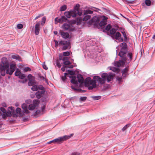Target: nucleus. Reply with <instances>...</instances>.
Segmentation results:
<instances>
[{
  "mask_svg": "<svg viewBox=\"0 0 155 155\" xmlns=\"http://www.w3.org/2000/svg\"><path fill=\"white\" fill-rule=\"evenodd\" d=\"M2 64H0V73L2 76H4L6 73L7 74L12 75L15 70L16 65L14 64H12L10 65L8 62L7 59L3 58L2 61Z\"/></svg>",
  "mask_w": 155,
  "mask_h": 155,
  "instance_id": "obj_1",
  "label": "nucleus"
},
{
  "mask_svg": "<svg viewBox=\"0 0 155 155\" xmlns=\"http://www.w3.org/2000/svg\"><path fill=\"white\" fill-rule=\"evenodd\" d=\"M120 46L121 48L118 55L121 58L122 60L126 61L127 59L125 55L127 52V44L125 42H123L120 44Z\"/></svg>",
  "mask_w": 155,
  "mask_h": 155,
  "instance_id": "obj_2",
  "label": "nucleus"
},
{
  "mask_svg": "<svg viewBox=\"0 0 155 155\" xmlns=\"http://www.w3.org/2000/svg\"><path fill=\"white\" fill-rule=\"evenodd\" d=\"M107 74L106 73L102 74L101 75V78L98 76H95L93 77V79H96L97 82L100 84H104L106 80Z\"/></svg>",
  "mask_w": 155,
  "mask_h": 155,
  "instance_id": "obj_3",
  "label": "nucleus"
},
{
  "mask_svg": "<svg viewBox=\"0 0 155 155\" xmlns=\"http://www.w3.org/2000/svg\"><path fill=\"white\" fill-rule=\"evenodd\" d=\"M62 28L64 31H68L69 32L74 31L76 29L72 25L67 23H64L62 26Z\"/></svg>",
  "mask_w": 155,
  "mask_h": 155,
  "instance_id": "obj_4",
  "label": "nucleus"
},
{
  "mask_svg": "<svg viewBox=\"0 0 155 155\" xmlns=\"http://www.w3.org/2000/svg\"><path fill=\"white\" fill-rule=\"evenodd\" d=\"M73 135V134H71L70 135H64L63 137H59L57 138H56L54 139V143H61L64 141L66 140L70 139Z\"/></svg>",
  "mask_w": 155,
  "mask_h": 155,
  "instance_id": "obj_5",
  "label": "nucleus"
},
{
  "mask_svg": "<svg viewBox=\"0 0 155 155\" xmlns=\"http://www.w3.org/2000/svg\"><path fill=\"white\" fill-rule=\"evenodd\" d=\"M83 21H86L91 18V15L93 13V11L90 10H84V11Z\"/></svg>",
  "mask_w": 155,
  "mask_h": 155,
  "instance_id": "obj_6",
  "label": "nucleus"
},
{
  "mask_svg": "<svg viewBox=\"0 0 155 155\" xmlns=\"http://www.w3.org/2000/svg\"><path fill=\"white\" fill-rule=\"evenodd\" d=\"M59 45H63L62 48V50H65L67 49L70 46V43L69 41H59Z\"/></svg>",
  "mask_w": 155,
  "mask_h": 155,
  "instance_id": "obj_7",
  "label": "nucleus"
},
{
  "mask_svg": "<svg viewBox=\"0 0 155 155\" xmlns=\"http://www.w3.org/2000/svg\"><path fill=\"white\" fill-rule=\"evenodd\" d=\"M97 81L96 79H91L90 77H89L86 78L84 81V84L86 86H89L91 84L97 83Z\"/></svg>",
  "mask_w": 155,
  "mask_h": 155,
  "instance_id": "obj_8",
  "label": "nucleus"
},
{
  "mask_svg": "<svg viewBox=\"0 0 155 155\" xmlns=\"http://www.w3.org/2000/svg\"><path fill=\"white\" fill-rule=\"evenodd\" d=\"M64 15L68 18H70L71 16L74 18L76 16L74 11L71 10L70 11L66 12L64 13Z\"/></svg>",
  "mask_w": 155,
  "mask_h": 155,
  "instance_id": "obj_9",
  "label": "nucleus"
},
{
  "mask_svg": "<svg viewBox=\"0 0 155 155\" xmlns=\"http://www.w3.org/2000/svg\"><path fill=\"white\" fill-rule=\"evenodd\" d=\"M112 37L113 38L118 40L120 42H123L124 41L123 38L121 37V34L119 32H116L114 35H112Z\"/></svg>",
  "mask_w": 155,
  "mask_h": 155,
  "instance_id": "obj_10",
  "label": "nucleus"
},
{
  "mask_svg": "<svg viewBox=\"0 0 155 155\" xmlns=\"http://www.w3.org/2000/svg\"><path fill=\"white\" fill-rule=\"evenodd\" d=\"M101 21V18L97 16H94L91 19V23H94V25H96L97 26L98 23Z\"/></svg>",
  "mask_w": 155,
  "mask_h": 155,
  "instance_id": "obj_11",
  "label": "nucleus"
},
{
  "mask_svg": "<svg viewBox=\"0 0 155 155\" xmlns=\"http://www.w3.org/2000/svg\"><path fill=\"white\" fill-rule=\"evenodd\" d=\"M80 6V5L79 4H77L74 7V9L72 11H75V13L76 14L77 16V14H78L79 16H81L82 14V12H79V8Z\"/></svg>",
  "mask_w": 155,
  "mask_h": 155,
  "instance_id": "obj_12",
  "label": "nucleus"
},
{
  "mask_svg": "<svg viewBox=\"0 0 155 155\" xmlns=\"http://www.w3.org/2000/svg\"><path fill=\"white\" fill-rule=\"evenodd\" d=\"M107 18L104 16L103 18L102 19H101V21L100 22L98 23L97 25L100 26H102L107 24Z\"/></svg>",
  "mask_w": 155,
  "mask_h": 155,
  "instance_id": "obj_13",
  "label": "nucleus"
},
{
  "mask_svg": "<svg viewBox=\"0 0 155 155\" xmlns=\"http://www.w3.org/2000/svg\"><path fill=\"white\" fill-rule=\"evenodd\" d=\"M40 22V21L37 22L35 25V33L36 35H38L39 33Z\"/></svg>",
  "mask_w": 155,
  "mask_h": 155,
  "instance_id": "obj_14",
  "label": "nucleus"
},
{
  "mask_svg": "<svg viewBox=\"0 0 155 155\" xmlns=\"http://www.w3.org/2000/svg\"><path fill=\"white\" fill-rule=\"evenodd\" d=\"M45 91H38L35 94V95L37 98L38 99L40 98L43 95Z\"/></svg>",
  "mask_w": 155,
  "mask_h": 155,
  "instance_id": "obj_15",
  "label": "nucleus"
},
{
  "mask_svg": "<svg viewBox=\"0 0 155 155\" xmlns=\"http://www.w3.org/2000/svg\"><path fill=\"white\" fill-rule=\"evenodd\" d=\"M59 34L64 39H66L69 37V33L67 32H64L60 30Z\"/></svg>",
  "mask_w": 155,
  "mask_h": 155,
  "instance_id": "obj_16",
  "label": "nucleus"
},
{
  "mask_svg": "<svg viewBox=\"0 0 155 155\" xmlns=\"http://www.w3.org/2000/svg\"><path fill=\"white\" fill-rule=\"evenodd\" d=\"M128 70V67H126L122 71L121 73H122V76L123 78H125L127 75Z\"/></svg>",
  "mask_w": 155,
  "mask_h": 155,
  "instance_id": "obj_17",
  "label": "nucleus"
},
{
  "mask_svg": "<svg viewBox=\"0 0 155 155\" xmlns=\"http://www.w3.org/2000/svg\"><path fill=\"white\" fill-rule=\"evenodd\" d=\"M70 78H71V82L77 85H78V82L77 80H76V77L75 76H68Z\"/></svg>",
  "mask_w": 155,
  "mask_h": 155,
  "instance_id": "obj_18",
  "label": "nucleus"
},
{
  "mask_svg": "<svg viewBox=\"0 0 155 155\" xmlns=\"http://www.w3.org/2000/svg\"><path fill=\"white\" fill-rule=\"evenodd\" d=\"M122 61L120 60L119 61H116L114 62V65L116 67H119L121 65V64H124L125 61L123 60Z\"/></svg>",
  "mask_w": 155,
  "mask_h": 155,
  "instance_id": "obj_19",
  "label": "nucleus"
},
{
  "mask_svg": "<svg viewBox=\"0 0 155 155\" xmlns=\"http://www.w3.org/2000/svg\"><path fill=\"white\" fill-rule=\"evenodd\" d=\"M78 81L80 84H82L84 82V78L83 76L81 74H78L77 76Z\"/></svg>",
  "mask_w": 155,
  "mask_h": 155,
  "instance_id": "obj_20",
  "label": "nucleus"
},
{
  "mask_svg": "<svg viewBox=\"0 0 155 155\" xmlns=\"http://www.w3.org/2000/svg\"><path fill=\"white\" fill-rule=\"evenodd\" d=\"M60 23H62L63 22H65L67 20V18L64 16H62L60 18L58 19Z\"/></svg>",
  "mask_w": 155,
  "mask_h": 155,
  "instance_id": "obj_21",
  "label": "nucleus"
},
{
  "mask_svg": "<svg viewBox=\"0 0 155 155\" xmlns=\"http://www.w3.org/2000/svg\"><path fill=\"white\" fill-rule=\"evenodd\" d=\"M0 110L2 112L5 114L6 116H8L9 117H10L12 115L11 113H8V114H7V113L6 110L5 109V108L3 107H2L0 108Z\"/></svg>",
  "mask_w": 155,
  "mask_h": 155,
  "instance_id": "obj_22",
  "label": "nucleus"
},
{
  "mask_svg": "<svg viewBox=\"0 0 155 155\" xmlns=\"http://www.w3.org/2000/svg\"><path fill=\"white\" fill-rule=\"evenodd\" d=\"M120 31L123 34V37L124 38V41H126L127 40V38L125 31H124V29L122 28L120 30Z\"/></svg>",
  "mask_w": 155,
  "mask_h": 155,
  "instance_id": "obj_23",
  "label": "nucleus"
},
{
  "mask_svg": "<svg viewBox=\"0 0 155 155\" xmlns=\"http://www.w3.org/2000/svg\"><path fill=\"white\" fill-rule=\"evenodd\" d=\"M113 78V76L110 73L109 74H107L106 80H107L108 82H110Z\"/></svg>",
  "mask_w": 155,
  "mask_h": 155,
  "instance_id": "obj_24",
  "label": "nucleus"
},
{
  "mask_svg": "<svg viewBox=\"0 0 155 155\" xmlns=\"http://www.w3.org/2000/svg\"><path fill=\"white\" fill-rule=\"evenodd\" d=\"M35 80H29V82L28 83V85L29 86H32L35 85Z\"/></svg>",
  "mask_w": 155,
  "mask_h": 155,
  "instance_id": "obj_25",
  "label": "nucleus"
},
{
  "mask_svg": "<svg viewBox=\"0 0 155 155\" xmlns=\"http://www.w3.org/2000/svg\"><path fill=\"white\" fill-rule=\"evenodd\" d=\"M71 88L74 90L78 91L79 92H83L86 91L85 90H82L80 88H76L73 86H71Z\"/></svg>",
  "mask_w": 155,
  "mask_h": 155,
  "instance_id": "obj_26",
  "label": "nucleus"
},
{
  "mask_svg": "<svg viewBox=\"0 0 155 155\" xmlns=\"http://www.w3.org/2000/svg\"><path fill=\"white\" fill-rule=\"evenodd\" d=\"M117 30L114 28H112L110 30V34L112 35H114L116 32Z\"/></svg>",
  "mask_w": 155,
  "mask_h": 155,
  "instance_id": "obj_27",
  "label": "nucleus"
},
{
  "mask_svg": "<svg viewBox=\"0 0 155 155\" xmlns=\"http://www.w3.org/2000/svg\"><path fill=\"white\" fill-rule=\"evenodd\" d=\"M127 57L129 58V60L130 61H131L132 60V58L133 57V54L131 52H129L127 54Z\"/></svg>",
  "mask_w": 155,
  "mask_h": 155,
  "instance_id": "obj_28",
  "label": "nucleus"
},
{
  "mask_svg": "<svg viewBox=\"0 0 155 155\" xmlns=\"http://www.w3.org/2000/svg\"><path fill=\"white\" fill-rule=\"evenodd\" d=\"M36 107V106L33 104H30L28 106V109L30 110H34Z\"/></svg>",
  "mask_w": 155,
  "mask_h": 155,
  "instance_id": "obj_29",
  "label": "nucleus"
},
{
  "mask_svg": "<svg viewBox=\"0 0 155 155\" xmlns=\"http://www.w3.org/2000/svg\"><path fill=\"white\" fill-rule=\"evenodd\" d=\"M96 83L93 84L91 85V86H88V89L89 90H91L93 89L94 88H95L96 87Z\"/></svg>",
  "mask_w": 155,
  "mask_h": 155,
  "instance_id": "obj_30",
  "label": "nucleus"
},
{
  "mask_svg": "<svg viewBox=\"0 0 155 155\" xmlns=\"http://www.w3.org/2000/svg\"><path fill=\"white\" fill-rule=\"evenodd\" d=\"M110 70H112L114 72H116L117 73H118L120 71V70L119 69L117 68H115L114 67H113L110 68Z\"/></svg>",
  "mask_w": 155,
  "mask_h": 155,
  "instance_id": "obj_31",
  "label": "nucleus"
},
{
  "mask_svg": "<svg viewBox=\"0 0 155 155\" xmlns=\"http://www.w3.org/2000/svg\"><path fill=\"white\" fill-rule=\"evenodd\" d=\"M67 8V6L65 5H63L60 7V11L61 12L65 11Z\"/></svg>",
  "mask_w": 155,
  "mask_h": 155,
  "instance_id": "obj_32",
  "label": "nucleus"
},
{
  "mask_svg": "<svg viewBox=\"0 0 155 155\" xmlns=\"http://www.w3.org/2000/svg\"><path fill=\"white\" fill-rule=\"evenodd\" d=\"M21 72L18 69H17L16 71L15 74L16 76L18 77V76L21 74Z\"/></svg>",
  "mask_w": 155,
  "mask_h": 155,
  "instance_id": "obj_33",
  "label": "nucleus"
},
{
  "mask_svg": "<svg viewBox=\"0 0 155 155\" xmlns=\"http://www.w3.org/2000/svg\"><path fill=\"white\" fill-rule=\"evenodd\" d=\"M145 3L147 6H150L151 5V2L150 0H146Z\"/></svg>",
  "mask_w": 155,
  "mask_h": 155,
  "instance_id": "obj_34",
  "label": "nucleus"
},
{
  "mask_svg": "<svg viewBox=\"0 0 155 155\" xmlns=\"http://www.w3.org/2000/svg\"><path fill=\"white\" fill-rule=\"evenodd\" d=\"M12 58L14 59H18L19 60L20 58V57L18 55H12Z\"/></svg>",
  "mask_w": 155,
  "mask_h": 155,
  "instance_id": "obj_35",
  "label": "nucleus"
},
{
  "mask_svg": "<svg viewBox=\"0 0 155 155\" xmlns=\"http://www.w3.org/2000/svg\"><path fill=\"white\" fill-rule=\"evenodd\" d=\"M92 98L95 100H99L101 98V96H95L92 97Z\"/></svg>",
  "mask_w": 155,
  "mask_h": 155,
  "instance_id": "obj_36",
  "label": "nucleus"
},
{
  "mask_svg": "<svg viewBox=\"0 0 155 155\" xmlns=\"http://www.w3.org/2000/svg\"><path fill=\"white\" fill-rule=\"evenodd\" d=\"M111 28V26L110 24H108L105 28V30L107 31H109L110 30Z\"/></svg>",
  "mask_w": 155,
  "mask_h": 155,
  "instance_id": "obj_37",
  "label": "nucleus"
},
{
  "mask_svg": "<svg viewBox=\"0 0 155 155\" xmlns=\"http://www.w3.org/2000/svg\"><path fill=\"white\" fill-rule=\"evenodd\" d=\"M31 88V89L33 91H37L38 90V86L36 85H34Z\"/></svg>",
  "mask_w": 155,
  "mask_h": 155,
  "instance_id": "obj_38",
  "label": "nucleus"
},
{
  "mask_svg": "<svg viewBox=\"0 0 155 155\" xmlns=\"http://www.w3.org/2000/svg\"><path fill=\"white\" fill-rule=\"evenodd\" d=\"M38 89L41 90V91H45V88L42 85H39L38 87Z\"/></svg>",
  "mask_w": 155,
  "mask_h": 155,
  "instance_id": "obj_39",
  "label": "nucleus"
},
{
  "mask_svg": "<svg viewBox=\"0 0 155 155\" xmlns=\"http://www.w3.org/2000/svg\"><path fill=\"white\" fill-rule=\"evenodd\" d=\"M39 102L38 100H35L33 101V104L36 106V107L38 105Z\"/></svg>",
  "mask_w": 155,
  "mask_h": 155,
  "instance_id": "obj_40",
  "label": "nucleus"
},
{
  "mask_svg": "<svg viewBox=\"0 0 155 155\" xmlns=\"http://www.w3.org/2000/svg\"><path fill=\"white\" fill-rule=\"evenodd\" d=\"M23 70L25 72H27L28 71H31V69L30 68H29L28 67H25L23 68Z\"/></svg>",
  "mask_w": 155,
  "mask_h": 155,
  "instance_id": "obj_41",
  "label": "nucleus"
},
{
  "mask_svg": "<svg viewBox=\"0 0 155 155\" xmlns=\"http://www.w3.org/2000/svg\"><path fill=\"white\" fill-rule=\"evenodd\" d=\"M63 64L66 65H69L71 64V63L69 61H64Z\"/></svg>",
  "mask_w": 155,
  "mask_h": 155,
  "instance_id": "obj_42",
  "label": "nucleus"
},
{
  "mask_svg": "<svg viewBox=\"0 0 155 155\" xmlns=\"http://www.w3.org/2000/svg\"><path fill=\"white\" fill-rule=\"evenodd\" d=\"M18 78L21 79H23L25 77V76L24 74H22V73L19 76Z\"/></svg>",
  "mask_w": 155,
  "mask_h": 155,
  "instance_id": "obj_43",
  "label": "nucleus"
},
{
  "mask_svg": "<svg viewBox=\"0 0 155 155\" xmlns=\"http://www.w3.org/2000/svg\"><path fill=\"white\" fill-rule=\"evenodd\" d=\"M87 98V97H86L84 96L81 97L80 99L81 101H84L86 100Z\"/></svg>",
  "mask_w": 155,
  "mask_h": 155,
  "instance_id": "obj_44",
  "label": "nucleus"
},
{
  "mask_svg": "<svg viewBox=\"0 0 155 155\" xmlns=\"http://www.w3.org/2000/svg\"><path fill=\"white\" fill-rule=\"evenodd\" d=\"M21 107L24 110L27 108L28 105L24 103L22 105Z\"/></svg>",
  "mask_w": 155,
  "mask_h": 155,
  "instance_id": "obj_45",
  "label": "nucleus"
},
{
  "mask_svg": "<svg viewBox=\"0 0 155 155\" xmlns=\"http://www.w3.org/2000/svg\"><path fill=\"white\" fill-rule=\"evenodd\" d=\"M63 54L65 57L66 56H68L70 55V53L68 51H66L63 52Z\"/></svg>",
  "mask_w": 155,
  "mask_h": 155,
  "instance_id": "obj_46",
  "label": "nucleus"
},
{
  "mask_svg": "<svg viewBox=\"0 0 155 155\" xmlns=\"http://www.w3.org/2000/svg\"><path fill=\"white\" fill-rule=\"evenodd\" d=\"M68 73L69 74H70V76H72L74 74V72L71 70H68Z\"/></svg>",
  "mask_w": 155,
  "mask_h": 155,
  "instance_id": "obj_47",
  "label": "nucleus"
},
{
  "mask_svg": "<svg viewBox=\"0 0 155 155\" xmlns=\"http://www.w3.org/2000/svg\"><path fill=\"white\" fill-rule=\"evenodd\" d=\"M23 27V25L22 24H19L17 25V28L19 29H21Z\"/></svg>",
  "mask_w": 155,
  "mask_h": 155,
  "instance_id": "obj_48",
  "label": "nucleus"
},
{
  "mask_svg": "<svg viewBox=\"0 0 155 155\" xmlns=\"http://www.w3.org/2000/svg\"><path fill=\"white\" fill-rule=\"evenodd\" d=\"M16 112L18 114L20 113L21 112V108L19 107H17L16 110Z\"/></svg>",
  "mask_w": 155,
  "mask_h": 155,
  "instance_id": "obj_49",
  "label": "nucleus"
},
{
  "mask_svg": "<svg viewBox=\"0 0 155 155\" xmlns=\"http://www.w3.org/2000/svg\"><path fill=\"white\" fill-rule=\"evenodd\" d=\"M42 66L43 68L44 69H45L46 70H47L48 69V68L46 66V65H45V62H44L43 63V64H42Z\"/></svg>",
  "mask_w": 155,
  "mask_h": 155,
  "instance_id": "obj_50",
  "label": "nucleus"
},
{
  "mask_svg": "<svg viewBox=\"0 0 155 155\" xmlns=\"http://www.w3.org/2000/svg\"><path fill=\"white\" fill-rule=\"evenodd\" d=\"M23 112L24 113L28 114L29 113V111L27 109V108L24 109L23 110Z\"/></svg>",
  "mask_w": 155,
  "mask_h": 155,
  "instance_id": "obj_51",
  "label": "nucleus"
},
{
  "mask_svg": "<svg viewBox=\"0 0 155 155\" xmlns=\"http://www.w3.org/2000/svg\"><path fill=\"white\" fill-rule=\"evenodd\" d=\"M46 19L45 17H43L42 19V21L41 24L42 25H43V24H44L46 21Z\"/></svg>",
  "mask_w": 155,
  "mask_h": 155,
  "instance_id": "obj_52",
  "label": "nucleus"
},
{
  "mask_svg": "<svg viewBox=\"0 0 155 155\" xmlns=\"http://www.w3.org/2000/svg\"><path fill=\"white\" fill-rule=\"evenodd\" d=\"M129 124L126 125L122 129L123 131L125 130L129 127Z\"/></svg>",
  "mask_w": 155,
  "mask_h": 155,
  "instance_id": "obj_53",
  "label": "nucleus"
},
{
  "mask_svg": "<svg viewBox=\"0 0 155 155\" xmlns=\"http://www.w3.org/2000/svg\"><path fill=\"white\" fill-rule=\"evenodd\" d=\"M54 41L55 42V47L57 48L58 47V43L57 41L54 40Z\"/></svg>",
  "mask_w": 155,
  "mask_h": 155,
  "instance_id": "obj_54",
  "label": "nucleus"
},
{
  "mask_svg": "<svg viewBox=\"0 0 155 155\" xmlns=\"http://www.w3.org/2000/svg\"><path fill=\"white\" fill-rule=\"evenodd\" d=\"M68 57H63L62 60L63 61V62H64V61H68Z\"/></svg>",
  "mask_w": 155,
  "mask_h": 155,
  "instance_id": "obj_55",
  "label": "nucleus"
},
{
  "mask_svg": "<svg viewBox=\"0 0 155 155\" xmlns=\"http://www.w3.org/2000/svg\"><path fill=\"white\" fill-rule=\"evenodd\" d=\"M43 14H39L38 15V16H36L35 18V20H36V19H38V18H39L43 16Z\"/></svg>",
  "mask_w": 155,
  "mask_h": 155,
  "instance_id": "obj_56",
  "label": "nucleus"
},
{
  "mask_svg": "<svg viewBox=\"0 0 155 155\" xmlns=\"http://www.w3.org/2000/svg\"><path fill=\"white\" fill-rule=\"evenodd\" d=\"M56 64L57 66L59 68H60L61 67V64H60V63L58 61L56 63Z\"/></svg>",
  "mask_w": 155,
  "mask_h": 155,
  "instance_id": "obj_57",
  "label": "nucleus"
},
{
  "mask_svg": "<svg viewBox=\"0 0 155 155\" xmlns=\"http://www.w3.org/2000/svg\"><path fill=\"white\" fill-rule=\"evenodd\" d=\"M27 79H25L24 80H23V81L19 80V82L20 83H25L27 81Z\"/></svg>",
  "mask_w": 155,
  "mask_h": 155,
  "instance_id": "obj_58",
  "label": "nucleus"
},
{
  "mask_svg": "<svg viewBox=\"0 0 155 155\" xmlns=\"http://www.w3.org/2000/svg\"><path fill=\"white\" fill-rule=\"evenodd\" d=\"M59 18L58 17H56L55 18V24H57L58 23H59Z\"/></svg>",
  "mask_w": 155,
  "mask_h": 155,
  "instance_id": "obj_59",
  "label": "nucleus"
},
{
  "mask_svg": "<svg viewBox=\"0 0 155 155\" xmlns=\"http://www.w3.org/2000/svg\"><path fill=\"white\" fill-rule=\"evenodd\" d=\"M32 77V75L31 74H29L28 76V78L29 80H31V78Z\"/></svg>",
  "mask_w": 155,
  "mask_h": 155,
  "instance_id": "obj_60",
  "label": "nucleus"
},
{
  "mask_svg": "<svg viewBox=\"0 0 155 155\" xmlns=\"http://www.w3.org/2000/svg\"><path fill=\"white\" fill-rule=\"evenodd\" d=\"M61 79L63 81H65L66 79V77L65 76H62L61 77Z\"/></svg>",
  "mask_w": 155,
  "mask_h": 155,
  "instance_id": "obj_61",
  "label": "nucleus"
},
{
  "mask_svg": "<svg viewBox=\"0 0 155 155\" xmlns=\"http://www.w3.org/2000/svg\"><path fill=\"white\" fill-rule=\"evenodd\" d=\"M91 9L94 10L96 11H97V10H99L98 8H95L94 7H92L91 8Z\"/></svg>",
  "mask_w": 155,
  "mask_h": 155,
  "instance_id": "obj_62",
  "label": "nucleus"
},
{
  "mask_svg": "<svg viewBox=\"0 0 155 155\" xmlns=\"http://www.w3.org/2000/svg\"><path fill=\"white\" fill-rule=\"evenodd\" d=\"M40 113V110H38L36 111V112H35V114L38 115V114H39Z\"/></svg>",
  "mask_w": 155,
  "mask_h": 155,
  "instance_id": "obj_63",
  "label": "nucleus"
},
{
  "mask_svg": "<svg viewBox=\"0 0 155 155\" xmlns=\"http://www.w3.org/2000/svg\"><path fill=\"white\" fill-rule=\"evenodd\" d=\"M80 155V153H77V152L73 153L72 154V155Z\"/></svg>",
  "mask_w": 155,
  "mask_h": 155,
  "instance_id": "obj_64",
  "label": "nucleus"
}]
</instances>
